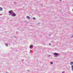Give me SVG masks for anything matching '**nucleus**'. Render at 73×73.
I'll list each match as a JSON object with an SVG mask.
<instances>
[{"label": "nucleus", "instance_id": "1", "mask_svg": "<svg viewBox=\"0 0 73 73\" xmlns=\"http://www.w3.org/2000/svg\"><path fill=\"white\" fill-rule=\"evenodd\" d=\"M9 13L10 14H11V13H13V14H12L11 15L14 17H15V16H16V13H15L14 12H13V11H9Z\"/></svg>", "mask_w": 73, "mask_h": 73}, {"label": "nucleus", "instance_id": "2", "mask_svg": "<svg viewBox=\"0 0 73 73\" xmlns=\"http://www.w3.org/2000/svg\"><path fill=\"white\" fill-rule=\"evenodd\" d=\"M71 65H72V70H73V62H71Z\"/></svg>", "mask_w": 73, "mask_h": 73}, {"label": "nucleus", "instance_id": "3", "mask_svg": "<svg viewBox=\"0 0 73 73\" xmlns=\"http://www.w3.org/2000/svg\"><path fill=\"white\" fill-rule=\"evenodd\" d=\"M54 56H58V54L56 52H55L54 53Z\"/></svg>", "mask_w": 73, "mask_h": 73}, {"label": "nucleus", "instance_id": "4", "mask_svg": "<svg viewBox=\"0 0 73 73\" xmlns=\"http://www.w3.org/2000/svg\"><path fill=\"white\" fill-rule=\"evenodd\" d=\"M3 8H1V7H0V11H3Z\"/></svg>", "mask_w": 73, "mask_h": 73}, {"label": "nucleus", "instance_id": "5", "mask_svg": "<svg viewBox=\"0 0 73 73\" xmlns=\"http://www.w3.org/2000/svg\"><path fill=\"white\" fill-rule=\"evenodd\" d=\"M27 19H30V17L28 16H27L26 17Z\"/></svg>", "mask_w": 73, "mask_h": 73}, {"label": "nucleus", "instance_id": "6", "mask_svg": "<svg viewBox=\"0 0 73 73\" xmlns=\"http://www.w3.org/2000/svg\"><path fill=\"white\" fill-rule=\"evenodd\" d=\"M30 47H33V45H32V44H31L30 45Z\"/></svg>", "mask_w": 73, "mask_h": 73}, {"label": "nucleus", "instance_id": "7", "mask_svg": "<svg viewBox=\"0 0 73 73\" xmlns=\"http://www.w3.org/2000/svg\"><path fill=\"white\" fill-rule=\"evenodd\" d=\"M51 65H52V64H53V63L52 62H51Z\"/></svg>", "mask_w": 73, "mask_h": 73}, {"label": "nucleus", "instance_id": "8", "mask_svg": "<svg viewBox=\"0 0 73 73\" xmlns=\"http://www.w3.org/2000/svg\"><path fill=\"white\" fill-rule=\"evenodd\" d=\"M36 19V18L35 17H33V19Z\"/></svg>", "mask_w": 73, "mask_h": 73}, {"label": "nucleus", "instance_id": "9", "mask_svg": "<svg viewBox=\"0 0 73 73\" xmlns=\"http://www.w3.org/2000/svg\"><path fill=\"white\" fill-rule=\"evenodd\" d=\"M50 45H52V44L50 43L49 44Z\"/></svg>", "mask_w": 73, "mask_h": 73}, {"label": "nucleus", "instance_id": "10", "mask_svg": "<svg viewBox=\"0 0 73 73\" xmlns=\"http://www.w3.org/2000/svg\"><path fill=\"white\" fill-rule=\"evenodd\" d=\"M72 11H73V9H72Z\"/></svg>", "mask_w": 73, "mask_h": 73}]
</instances>
